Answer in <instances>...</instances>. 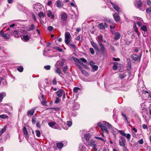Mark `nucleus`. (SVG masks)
Listing matches in <instances>:
<instances>
[{"label":"nucleus","mask_w":151,"mask_h":151,"mask_svg":"<svg viewBox=\"0 0 151 151\" xmlns=\"http://www.w3.org/2000/svg\"><path fill=\"white\" fill-rule=\"evenodd\" d=\"M65 41L66 45L69 44L71 40V37L70 33L68 32H66L65 34Z\"/></svg>","instance_id":"obj_1"},{"label":"nucleus","mask_w":151,"mask_h":151,"mask_svg":"<svg viewBox=\"0 0 151 151\" xmlns=\"http://www.w3.org/2000/svg\"><path fill=\"white\" fill-rule=\"evenodd\" d=\"M119 141V145L124 148H125V150L126 148L125 147L126 141L125 138L122 136H120Z\"/></svg>","instance_id":"obj_2"},{"label":"nucleus","mask_w":151,"mask_h":151,"mask_svg":"<svg viewBox=\"0 0 151 151\" xmlns=\"http://www.w3.org/2000/svg\"><path fill=\"white\" fill-rule=\"evenodd\" d=\"M99 44L100 46V49L101 53L103 54L106 53V49L103 44L101 42H99Z\"/></svg>","instance_id":"obj_3"},{"label":"nucleus","mask_w":151,"mask_h":151,"mask_svg":"<svg viewBox=\"0 0 151 151\" xmlns=\"http://www.w3.org/2000/svg\"><path fill=\"white\" fill-rule=\"evenodd\" d=\"M119 132L122 135L126 137L128 140H129L131 137V135L129 134H126L124 131L122 130H119Z\"/></svg>","instance_id":"obj_4"},{"label":"nucleus","mask_w":151,"mask_h":151,"mask_svg":"<svg viewBox=\"0 0 151 151\" xmlns=\"http://www.w3.org/2000/svg\"><path fill=\"white\" fill-rule=\"evenodd\" d=\"M0 36L6 39H9L10 37V35L8 33H4L3 31L1 30L0 32Z\"/></svg>","instance_id":"obj_5"},{"label":"nucleus","mask_w":151,"mask_h":151,"mask_svg":"<svg viewBox=\"0 0 151 151\" xmlns=\"http://www.w3.org/2000/svg\"><path fill=\"white\" fill-rule=\"evenodd\" d=\"M134 4L135 6L137 8H139L140 9V8L142 7V2L140 0H138L136 1L135 3Z\"/></svg>","instance_id":"obj_6"},{"label":"nucleus","mask_w":151,"mask_h":151,"mask_svg":"<svg viewBox=\"0 0 151 151\" xmlns=\"http://www.w3.org/2000/svg\"><path fill=\"white\" fill-rule=\"evenodd\" d=\"M35 109L32 108L31 110H28L27 112V116H29L33 115L35 113Z\"/></svg>","instance_id":"obj_7"},{"label":"nucleus","mask_w":151,"mask_h":151,"mask_svg":"<svg viewBox=\"0 0 151 151\" xmlns=\"http://www.w3.org/2000/svg\"><path fill=\"white\" fill-rule=\"evenodd\" d=\"M131 58L134 60L137 61L139 60V56L136 54H132L131 56Z\"/></svg>","instance_id":"obj_8"},{"label":"nucleus","mask_w":151,"mask_h":151,"mask_svg":"<svg viewBox=\"0 0 151 151\" xmlns=\"http://www.w3.org/2000/svg\"><path fill=\"white\" fill-rule=\"evenodd\" d=\"M64 91L62 89H60L56 92L57 96L59 97H61L63 95Z\"/></svg>","instance_id":"obj_9"},{"label":"nucleus","mask_w":151,"mask_h":151,"mask_svg":"<svg viewBox=\"0 0 151 151\" xmlns=\"http://www.w3.org/2000/svg\"><path fill=\"white\" fill-rule=\"evenodd\" d=\"M47 15L48 17H50L51 19H53L54 18V15L52 14V12L50 10L47 11Z\"/></svg>","instance_id":"obj_10"},{"label":"nucleus","mask_w":151,"mask_h":151,"mask_svg":"<svg viewBox=\"0 0 151 151\" xmlns=\"http://www.w3.org/2000/svg\"><path fill=\"white\" fill-rule=\"evenodd\" d=\"M48 125L50 127L52 128L55 129H57V126H56V125H57L56 123L54 122H50L48 123Z\"/></svg>","instance_id":"obj_11"},{"label":"nucleus","mask_w":151,"mask_h":151,"mask_svg":"<svg viewBox=\"0 0 151 151\" xmlns=\"http://www.w3.org/2000/svg\"><path fill=\"white\" fill-rule=\"evenodd\" d=\"M113 17L116 22H118L120 20V17L117 13H115L113 14Z\"/></svg>","instance_id":"obj_12"},{"label":"nucleus","mask_w":151,"mask_h":151,"mask_svg":"<svg viewBox=\"0 0 151 151\" xmlns=\"http://www.w3.org/2000/svg\"><path fill=\"white\" fill-rule=\"evenodd\" d=\"M120 37L121 35L119 32H116L114 34V39L115 40H117L120 38Z\"/></svg>","instance_id":"obj_13"},{"label":"nucleus","mask_w":151,"mask_h":151,"mask_svg":"<svg viewBox=\"0 0 151 151\" xmlns=\"http://www.w3.org/2000/svg\"><path fill=\"white\" fill-rule=\"evenodd\" d=\"M110 3L112 5V6L114 8L115 10H116L118 12H119V7L118 6L114 4L111 1L110 2Z\"/></svg>","instance_id":"obj_14"},{"label":"nucleus","mask_w":151,"mask_h":151,"mask_svg":"<svg viewBox=\"0 0 151 151\" xmlns=\"http://www.w3.org/2000/svg\"><path fill=\"white\" fill-rule=\"evenodd\" d=\"M61 18L63 21H65L67 19V16L66 14L65 13H63L61 15Z\"/></svg>","instance_id":"obj_15"},{"label":"nucleus","mask_w":151,"mask_h":151,"mask_svg":"<svg viewBox=\"0 0 151 151\" xmlns=\"http://www.w3.org/2000/svg\"><path fill=\"white\" fill-rule=\"evenodd\" d=\"M103 123L104 125L106 126L109 129H112V126L109 123L105 121H103Z\"/></svg>","instance_id":"obj_16"},{"label":"nucleus","mask_w":151,"mask_h":151,"mask_svg":"<svg viewBox=\"0 0 151 151\" xmlns=\"http://www.w3.org/2000/svg\"><path fill=\"white\" fill-rule=\"evenodd\" d=\"M56 4L57 6L60 9L62 8L63 5L62 3L60 0L57 1Z\"/></svg>","instance_id":"obj_17"},{"label":"nucleus","mask_w":151,"mask_h":151,"mask_svg":"<svg viewBox=\"0 0 151 151\" xmlns=\"http://www.w3.org/2000/svg\"><path fill=\"white\" fill-rule=\"evenodd\" d=\"M143 20L141 18H139L137 19V25L140 27L141 26V25L142 24Z\"/></svg>","instance_id":"obj_18"},{"label":"nucleus","mask_w":151,"mask_h":151,"mask_svg":"<svg viewBox=\"0 0 151 151\" xmlns=\"http://www.w3.org/2000/svg\"><path fill=\"white\" fill-rule=\"evenodd\" d=\"M101 129L102 131V132H104V131L107 134H109V131L106 126L104 125V126L102 127V128Z\"/></svg>","instance_id":"obj_19"},{"label":"nucleus","mask_w":151,"mask_h":151,"mask_svg":"<svg viewBox=\"0 0 151 151\" xmlns=\"http://www.w3.org/2000/svg\"><path fill=\"white\" fill-rule=\"evenodd\" d=\"M91 44L92 46L94 48V49H95L96 50H99L98 47L97 46V44L96 43H95L93 41H91Z\"/></svg>","instance_id":"obj_20"},{"label":"nucleus","mask_w":151,"mask_h":151,"mask_svg":"<svg viewBox=\"0 0 151 151\" xmlns=\"http://www.w3.org/2000/svg\"><path fill=\"white\" fill-rule=\"evenodd\" d=\"M56 146L58 148L60 149L63 146V144L62 142H59L56 143Z\"/></svg>","instance_id":"obj_21"},{"label":"nucleus","mask_w":151,"mask_h":151,"mask_svg":"<svg viewBox=\"0 0 151 151\" xmlns=\"http://www.w3.org/2000/svg\"><path fill=\"white\" fill-rule=\"evenodd\" d=\"M79 151H86L85 147L84 146L80 145L79 146Z\"/></svg>","instance_id":"obj_22"},{"label":"nucleus","mask_w":151,"mask_h":151,"mask_svg":"<svg viewBox=\"0 0 151 151\" xmlns=\"http://www.w3.org/2000/svg\"><path fill=\"white\" fill-rule=\"evenodd\" d=\"M90 137V134H86L84 136V138L87 141H89Z\"/></svg>","instance_id":"obj_23"},{"label":"nucleus","mask_w":151,"mask_h":151,"mask_svg":"<svg viewBox=\"0 0 151 151\" xmlns=\"http://www.w3.org/2000/svg\"><path fill=\"white\" fill-rule=\"evenodd\" d=\"M1 82H3L2 84L3 85H5L6 84V80L4 79L2 77L0 78V85L1 84Z\"/></svg>","instance_id":"obj_24"},{"label":"nucleus","mask_w":151,"mask_h":151,"mask_svg":"<svg viewBox=\"0 0 151 151\" xmlns=\"http://www.w3.org/2000/svg\"><path fill=\"white\" fill-rule=\"evenodd\" d=\"M30 37L28 35H23V39H24V41H28Z\"/></svg>","instance_id":"obj_25"},{"label":"nucleus","mask_w":151,"mask_h":151,"mask_svg":"<svg viewBox=\"0 0 151 151\" xmlns=\"http://www.w3.org/2000/svg\"><path fill=\"white\" fill-rule=\"evenodd\" d=\"M14 35L15 37L17 38L19 37L20 36V35L19 33L18 32L15 31L14 32Z\"/></svg>","instance_id":"obj_26"},{"label":"nucleus","mask_w":151,"mask_h":151,"mask_svg":"<svg viewBox=\"0 0 151 151\" xmlns=\"http://www.w3.org/2000/svg\"><path fill=\"white\" fill-rule=\"evenodd\" d=\"M68 69V67L67 66H66L63 68V71L64 73L65 74H67L68 73V72L67 71V70Z\"/></svg>","instance_id":"obj_27"},{"label":"nucleus","mask_w":151,"mask_h":151,"mask_svg":"<svg viewBox=\"0 0 151 151\" xmlns=\"http://www.w3.org/2000/svg\"><path fill=\"white\" fill-rule=\"evenodd\" d=\"M68 46H69V47L71 48H73V49H75L76 48V46L74 44H72L71 43H69V44L67 45Z\"/></svg>","instance_id":"obj_28"},{"label":"nucleus","mask_w":151,"mask_h":151,"mask_svg":"<svg viewBox=\"0 0 151 151\" xmlns=\"http://www.w3.org/2000/svg\"><path fill=\"white\" fill-rule=\"evenodd\" d=\"M35 28V25L32 24L31 25L30 27L28 29V30L29 31H30L31 30H32L34 29Z\"/></svg>","instance_id":"obj_29"},{"label":"nucleus","mask_w":151,"mask_h":151,"mask_svg":"<svg viewBox=\"0 0 151 151\" xmlns=\"http://www.w3.org/2000/svg\"><path fill=\"white\" fill-rule=\"evenodd\" d=\"M38 16L40 18L44 17L45 16V14L42 12H40L38 14Z\"/></svg>","instance_id":"obj_30"},{"label":"nucleus","mask_w":151,"mask_h":151,"mask_svg":"<svg viewBox=\"0 0 151 151\" xmlns=\"http://www.w3.org/2000/svg\"><path fill=\"white\" fill-rule=\"evenodd\" d=\"M6 126H5L4 128L0 132V136H1L3 132L6 131Z\"/></svg>","instance_id":"obj_31"},{"label":"nucleus","mask_w":151,"mask_h":151,"mask_svg":"<svg viewBox=\"0 0 151 151\" xmlns=\"http://www.w3.org/2000/svg\"><path fill=\"white\" fill-rule=\"evenodd\" d=\"M54 49L58 50L60 52H61L62 51V49L61 48L58 46H56L54 47Z\"/></svg>","instance_id":"obj_32"},{"label":"nucleus","mask_w":151,"mask_h":151,"mask_svg":"<svg viewBox=\"0 0 151 151\" xmlns=\"http://www.w3.org/2000/svg\"><path fill=\"white\" fill-rule=\"evenodd\" d=\"M23 132L24 134L28 136V132L26 127H24L23 128Z\"/></svg>","instance_id":"obj_33"},{"label":"nucleus","mask_w":151,"mask_h":151,"mask_svg":"<svg viewBox=\"0 0 151 151\" xmlns=\"http://www.w3.org/2000/svg\"><path fill=\"white\" fill-rule=\"evenodd\" d=\"M82 73L85 75L86 76H88V73L85 70H83V69L81 70Z\"/></svg>","instance_id":"obj_34"},{"label":"nucleus","mask_w":151,"mask_h":151,"mask_svg":"<svg viewBox=\"0 0 151 151\" xmlns=\"http://www.w3.org/2000/svg\"><path fill=\"white\" fill-rule=\"evenodd\" d=\"M17 70L20 72H22L23 70V68L22 66H20L17 68Z\"/></svg>","instance_id":"obj_35"},{"label":"nucleus","mask_w":151,"mask_h":151,"mask_svg":"<svg viewBox=\"0 0 151 151\" xmlns=\"http://www.w3.org/2000/svg\"><path fill=\"white\" fill-rule=\"evenodd\" d=\"M92 67V69L93 70V71H96L98 69V66L97 65H93Z\"/></svg>","instance_id":"obj_36"},{"label":"nucleus","mask_w":151,"mask_h":151,"mask_svg":"<svg viewBox=\"0 0 151 151\" xmlns=\"http://www.w3.org/2000/svg\"><path fill=\"white\" fill-rule=\"evenodd\" d=\"M127 65H131V60L130 58H127Z\"/></svg>","instance_id":"obj_37"},{"label":"nucleus","mask_w":151,"mask_h":151,"mask_svg":"<svg viewBox=\"0 0 151 151\" xmlns=\"http://www.w3.org/2000/svg\"><path fill=\"white\" fill-rule=\"evenodd\" d=\"M36 135L37 137H40L41 135V133L40 131L38 130H36Z\"/></svg>","instance_id":"obj_38"},{"label":"nucleus","mask_w":151,"mask_h":151,"mask_svg":"<svg viewBox=\"0 0 151 151\" xmlns=\"http://www.w3.org/2000/svg\"><path fill=\"white\" fill-rule=\"evenodd\" d=\"M98 40L99 43V42H101L103 40V36L102 35H100V36H98Z\"/></svg>","instance_id":"obj_39"},{"label":"nucleus","mask_w":151,"mask_h":151,"mask_svg":"<svg viewBox=\"0 0 151 151\" xmlns=\"http://www.w3.org/2000/svg\"><path fill=\"white\" fill-rule=\"evenodd\" d=\"M80 90V88L78 87H75L73 89V91L75 93L78 92V90Z\"/></svg>","instance_id":"obj_40"},{"label":"nucleus","mask_w":151,"mask_h":151,"mask_svg":"<svg viewBox=\"0 0 151 151\" xmlns=\"http://www.w3.org/2000/svg\"><path fill=\"white\" fill-rule=\"evenodd\" d=\"M8 117V116H7V115H5V114H2V115H0V118H2V119H6Z\"/></svg>","instance_id":"obj_41"},{"label":"nucleus","mask_w":151,"mask_h":151,"mask_svg":"<svg viewBox=\"0 0 151 151\" xmlns=\"http://www.w3.org/2000/svg\"><path fill=\"white\" fill-rule=\"evenodd\" d=\"M141 29L142 30L144 31H147V27L145 26H142Z\"/></svg>","instance_id":"obj_42"},{"label":"nucleus","mask_w":151,"mask_h":151,"mask_svg":"<svg viewBox=\"0 0 151 151\" xmlns=\"http://www.w3.org/2000/svg\"><path fill=\"white\" fill-rule=\"evenodd\" d=\"M55 72L56 73H58L60 76V74L61 73L60 69L58 68L56 70Z\"/></svg>","instance_id":"obj_43"},{"label":"nucleus","mask_w":151,"mask_h":151,"mask_svg":"<svg viewBox=\"0 0 151 151\" xmlns=\"http://www.w3.org/2000/svg\"><path fill=\"white\" fill-rule=\"evenodd\" d=\"M99 26L101 29H105L104 27L103 26V24L102 23H100L99 25Z\"/></svg>","instance_id":"obj_44"},{"label":"nucleus","mask_w":151,"mask_h":151,"mask_svg":"<svg viewBox=\"0 0 151 151\" xmlns=\"http://www.w3.org/2000/svg\"><path fill=\"white\" fill-rule=\"evenodd\" d=\"M105 20L106 21L108 22L109 23H112V20L111 19H110L108 18H105Z\"/></svg>","instance_id":"obj_45"},{"label":"nucleus","mask_w":151,"mask_h":151,"mask_svg":"<svg viewBox=\"0 0 151 151\" xmlns=\"http://www.w3.org/2000/svg\"><path fill=\"white\" fill-rule=\"evenodd\" d=\"M126 76V75L124 73L120 74L119 76V77L121 78H123Z\"/></svg>","instance_id":"obj_46"},{"label":"nucleus","mask_w":151,"mask_h":151,"mask_svg":"<svg viewBox=\"0 0 151 151\" xmlns=\"http://www.w3.org/2000/svg\"><path fill=\"white\" fill-rule=\"evenodd\" d=\"M50 66L49 65L44 66V68L46 70H49L50 68Z\"/></svg>","instance_id":"obj_47"},{"label":"nucleus","mask_w":151,"mask_h":151,"mask_svg":"<svg viewBox=\"0 0 151 151\" xmlns=\"http://www.w3.org/2000/svg\"><path fill=\"white\" fill-rule=\"evenodd\" d=\"M118 68V66L117 65H116V64H114L113 65V69L114 70H115Z\"/></svg>","instance_id":"obj_48"},{"label":"nucleus","mask_w":151,"mask_h":151,"mask_svg":"<svg viewBox=\"0 0 151 151\" xmlns=\"http://www.w3.org/2000/svg\"><path fill=\"white\" fill-rule=\"evenodd\" d=\"M89 50L91 54L92 55L94 54V52L93 49L92 48H90Z\"/></svg>","instance_id":"obj_49"},{"label":"nucleus","mask_w":151,"mask_h":151,"mask_svg":"<svg viewBox=\"0 0 151 151\" xmlns=\"http://www.w3.org/2000/svg\"><path fill=\"white\" fill-rule=\"evenodd\" d=\"M32 124H35L36 122V118L34 117H33L32 119Z\"/></svg>","instance_id":"obj_50"},{"label":"nucleus","mask_w":151,"mask_h":151,"mask_svg":"<svg viewBox=\"0 0 151 151\" xmlns=\"http://www.w3.org/2000/svg\"><path fill=\"white\" fill-rule=\"evenodd\" d=\"M67 125L69 127H70L72 124V122L70 121H68L67 122Z\"/></svg>","instance_id":"obj_51"},{"label":"nucleus","mask_w":151,"mask_h":151,"mask_svg":"<svg viewBox=\"0 0 151 151\" xmlns=\"http://www.w3.org/2000/svg\"><path fill=\"white\" fill-rule=\"evenodd\" d=\"M79 59L82 62H83L84 63H86L87 62V60L84 58H81Z\"/></svg>","instance_id":"obj_52"},{"label":"nucleus","mask_w":151,"mask_h":151,"mask_svg":"<svg viewBox=\"0 0 151 151\" xmlns=\"http://www.w3.org/2000/svg\"><path fill=\"white\" fill-rule=\"evenodd\" d=\"M60 101V99H59L58 97L56 98V100L55 101V103L56 104H58Z\"/></svg>","instance_id":"obj_53"},{"label":"nucleus","mask_w":151,"mask_h":151,"mask_svg":"<svg viewBox=\"0 0 151 151\" xmlns=\"http://www.w3.org/2000/svg\"><path fill=\"white\" fill-rule=\"evenodd\" d=\"M52 83L54 85H56L57 84V81L56 78H55L52 81Z\"/></svg>","instance_id":"obj_54"},{"label":"nucleus","mask_w":151,"mask_h":151,"mask_svg":"<svg viewBox=\"0 0 151 151\" xmlns=\"http://www.w3.org/2000/svg\"><path fill=\"white\" fill-rule=\"evenodd\" d=\"M50 109H54L56 111H59L60 110V108H58V107L52 108H50Z\"/></svg>","instance_id":"obj_55"},{"label":"nucleus","mask_w":151,"mask_h":151,"mask_svg":"<svg viewBox=\"0 0 151 151\" xmlns=\"http://www.w3.org/2000/svg\"><path fill=\"white\" fill-rule=\"evenodd\" d=\"M138 142L141 145L142 144L144 143V141L143 139H142L138 141Z\"/></svg>","instance_id":"obj_56"},{"label":"nucleus","mask_w":151,"mask_h":151,"mask_svg":"<svg viewBox=\"0 0 151 151\" xmlns=\"http://www.w3.org/2000/svg\"><path fill=\"white\" fill-rule=\"evenodd\" d=\"M98 126L100 127V128L101 129L102 127L104 126V125H103L101 123H98Z\"/></svg>","instance_id":"obj_57"},{"label":"nucleus","mask_w":151,"mask_h":151,"mask_svg":"<svg viewBox=\"0 0 151 151\" xmlns=\"http://www.w3.org/2000/svg\"><path fill=\"white\" fill-rule=\"evenodd\" d=\"M127 65V70H130L131 69V65Z\"/></svg>","instance_id":"obj_58"},{"label":"nucleus","mask_w":151,"mask_h":151,"mask_svg":"<svg viewBox=\"0 0 151 151\" xmlns=\"http://www.w3.org/2000/svg\"><path fill=\"white\" fill-rule=\"evenodd\" d=\"M47 29L49 31H51L53 30V27L51 26H50L48 27Z\"/></svg>","instance_id":"obj_59"},{"label":"nucleus","mask_w":151,"mask_h":151,"mask_svg":"<svg viewBox=\"0 0 151 151\" xmlns=\"http://www.w3.org/2000/svg\"><path fill=\"white\" fill-rule=\"evenodd\" d=\"M94 143L95 142L93 141H90L89 142L90 145L91 146H93L94 145H95V144H94Z\"/></svg>","instance_id":"obj_60"},{"label":"nucleus","mask_w":151,"mask_h":151,"mask_svg":"<svg viewBox=\"0 0 151 151\" xmlns=\"http://www.w3.org/2000/svg\"><path fill=\"white\" fill-rule=\"evenodd\" d=\"M122 115L125 118V119L127 121V122H128V120H127V118L126 117V115L124 114L123 113H122ZM128 123H129V122H127Z\"/></svg>","instance_id":"obj_61"},{"label":"nucleus","mask_w":151,"mask_h":151,"mask_svg":"<svg viewBox=\"0 0 151 151\" xmlns=\"http://www.w3.org/2000/svg\"><path fill=\"white\" fill-rule=\"evenodd\" d=\"M146 11L147 13H150L151 12V7L149 9L147 8L146 10Z\"/></svg>","instance_id":"obj_62"},{"label":"nucleus","mask_w":151,"mask_h":151,"mask_svg":"<svg viewBox=\"0 0 151 151\" xmlns=\"http://www.w3.org/2000/svg\"><path fill=\"white\" fill-rule=\"evenodd\" d=\"M142 128L144 129H147V127L145 124H143L142 125Z\"/></svg>","instance_id":"obj_63"},{"label":"nucleus","mask_w":151,"mask_h":151,"mask_svg":"<svg viewBox=\"0 0 151 151\" xmlns=\"http://www.w3.org/2000/svg\"><path fill=\"white\" fill-rule=\"evenodd\" d=\"M36 126L39 128H40V122H37L36 123Z\"/></svg>","instance_id":"obj_64"}]
</instances>
